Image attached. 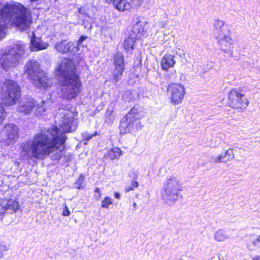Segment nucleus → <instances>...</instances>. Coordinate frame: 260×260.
I'll return each instance as SVG.
<instances>
[{
	"label": "nucleus",
	"instance_id": "nucleus-1",
	"mask_svg": "<svg viewBox=\"0 0 260 260\" xmlns=\"http://www.w3.org/2000/svg\"><path fill=\"white\" fill-rule=\"evenodd\" d=\"M68 108L59 109L55 117L59 127L44 128L21 144V154L25 158L42 160L52 154V159L59 160L64 153V134L74 132L77 127V114Z\"/></svg>",
	"mask_w": 260,
	"mask_h": 260
},
{
	"label": "nucleus",
	"instance_id": "nucleus-2",
	"mask_svg": "<svg viewBox=\"0 0 260 260\" xmlns=\"http://www.w3.org/2000/svg\"><path fill=\"white\" fill-rule=\"evenodd\" d=\"M27 9L21 4L15 2L0 3V40L6 35L9 25L12 23L21 30L28 27L30 21L27 14Z\"/></svg>",
	"mask_w": 260,
	"mask_h": 260
},
{
	"label": "nucleus",
	"instance_id": "nucleus-3",
	"mask_svg": "<svg viewBox=\"0 0 260 260\" xmlns=\"http://www.w3.org/2000/svg\"><path fill=\"white\" fill-rule=\"evenodd\" d=\"M76 70L73 61L66 58L61 60L56 70V76L61 84V94L68 100L76 98L81 91L82 84Z\"/></svg>",
	"mask_w": 260,
	"mask_h": 260
},
{
	"label": "nucleus",
	"instance_id": "nucleus-4",
	"mask_svg": "<svg viewBox=\"0 0 260 260\" xmlns=\"http://www.w3.org/2000/svg\"><path fill=\"white\" fill-rule=\"evenodd\" d=\"M25 52V46L20 41H15L7 46L0 53V64L5 71L17 66L22 60Z\"/></svg>",
	"mask_w": 260,
	"mask_h": 260
},
{
	"label": "nucleus",
	"instance_id": "nucleus-5",
	"mask_svg": "<svg viewBox=\"0 0 260 260\" xmlns=\"http://www.w3.org/2000/svg\"><path fill=\"white\" fill-rule=\"evenodd\" d=\"M214 34L217 43L220 50L225 52H232L233 41L231 37L229 26L222 20L217 19L214 23Z\"/></svg>",
	"mask_w": 260,
	"mask_h": 260
},
{
	"label": "nucleus",
	"instance_id": "nucleus-6",
	"mask_svg": "<svg viewBox=\"0 0 260 260\" xmlns=\"http://www.w3.org/2000/svg\"><path fill=\"white\" fill-rule=\"evenodd\" d=\"M2 100L5 105H15L21 97V89L18 84L12 80H6L1 87Z\"/></svg>",
	"mask_w": 260,
	"mask_h": 260
},
{
	"label": "nucleus",
	"instance_id": "nucleus-7",
	"mask_svg": "<svg viewBox=\"0 0 260 260\" xmlns=\"http://www.w3.org/2000/svg\"><path fill=\"white\" fill-rule=\"evenodd\" d=\"M243 87L233 88L228 92L226 105L232 109L243 111L248 106L249 101Z\"/></svg>",
	"mask_w": 260,
	"mask_h": 260
},
{
	"label": "nucleus",
	"instance_id": "nucleus-8",
	"mask_svg": "<svg viewBox=\"0 0 260 260\" xmlns=\"http://www.w3.org/2000/svg\"><path fill=\"white\" fill-rule=\"evenodd\" d=\"M179 182L177 178L168 179L164 185L161 191V198L164 202L170 206L178 198Z\"/></svg>",
	"mask_w": 260,
	"mask_h": 260
},
{
	"label": "nucleus",
	"instance_id": "nucleus-9",
	"mask_svg": "<svg viewBox=\"0 0 260 260\" xmlns=\"http://www.w3.org/2000/svg\"><path fill=\"white\" fill-rule=\"evenodd\" d=\"M114 68L113 70V80L116 83L120 80L125 69L124 55L120 52L116 53L113 58Z\"/></svg>",
	"mask_w": 260,
	"mask_h": 260
},
{
	"label": "nucleus",
	"instance_id": "nucleus-10",
	"mask_svg": "<svg viewBox=\"0 0 260 260\" xmlns=\"http://www.w3.org/2000/svg\"><path fill=\"white\" fill-rule=\"evenodd\" d=\"M142 124L139 120L135 121L134 119L123 117L120 122L119 128L121 134H125L131 132H135L142 128Z\"/></svg>",
	"mask_w": 260,
	"mask_h": 260
},
{
	"label": "nucleus",
	"instance_id": "nucleus-11",
	"mask_svg": "<svg viewBox=\"0 0 260 260\" xmlns=\"http://www.w3.org/2000/svg\"><path fill=\"white\" fill-rule=\"evenodd\" d=\"M29 79L31 81L34 85L41 90H45L52 85L51 79L49 78L43 71L32 77V79Z\"/></svg>",
	"mask_w": 260,
	"mask_h": 260
},
{
	"label": "nucleus",
	"instance_id": "nucleus-12",
	"mask_svg": "<svg viewBox=\"0 0 260 260\" xmlns=\"http://www.w3.org/2000/svg\"><path fill=\"white\" fill-rule=\"evenodd\" d=\"M18 127L12 124H8L5 126L2 134L6 138L7 145L10 146L16 143L18 139Z\"/></svg>",
	"mask_w": 260,
	"mask_h": 260
},
{
	"label": "nucleus",
	"instance_id": "nucleus-13",
	"mask_svg": "<svg viewBox=\"0 0 260 260\" xmlns=\"http://www.w3.org/2000/svg\"><path fill=\"white\" fill-rule=\"evenodd\" d=\"M19 209V205L17 202L13 200H0V217L6 212L13 213Z\"/></svg>",
	"mask_w": 260,
	"mask_h": 260
},
{
	"label": "nucleus",
	"instance_id": "nucleus-14",
	"mask_svg": "<svg viewBox=\"0 0 260 260\" xmlns=\"http://www.w3.org/2000/svg\"><path fill=\"white\" fill-rule=\"evenodd\" d=\"M36 107V101L31 97L24 98L18 107L19 112L24 115L30 114Z\"/></svg>",
	"mask_w": 260,
	"mask_h": 260
},
{
	"label": "nucleus",
	"instance_id": "nucleus-15",
	"mask_svg": "<svg viewBox=\"0 0 260 260\" xmlns=\"http://www.w3.org/2000/svg\"><path fill=\"white\" fill-rule=\"evenodd\" d=\"M25 73L27 74V77L32 79V77L38 74L39 73L43 72L40 68L39 63L36 60H29L25 65Z\"/></svg>",
	"mask_w": 260,
	"mask_h": 260
},
{
	"label": "nucleus",
	"instance_id": "nucleus-16",
	"mask_svg": "<svg viewBox=\"0 0 260 260\" xmlns=\"http://www.w3.org/2000/svg\"><path fill=\"white\" fill-rule=\"evenodd\" d=\"M55 48L58 52L63 54L75 52L76 46L72 42H68L64 40L56 42Z\"/></svg>",
	"mask_w": 260,
	"mask_h": 260
},
{
	"label": "nucleus",
	"instance_id": "nucleus-17",
	"mask_svg": "<svg viewBox=\"0 0 260 260\" xmlns=\"http://www.w3.org/2000/svg\"><path fill=\"white\" fill-rule=\"evenodd\" d=\"M235 157L233 149H228L223 154L214 157L212 161L214 163L226 162L232 160Z\"/></svg>",
	"mask_w": 260,
	"mask_h": 260
},
{
	"label": "nucleus",
	"instance_id": "nucleus-18",
	"mask_svg": "<svg viewBox=\"0 0 260 260\" xmlns=\"http://www.w3.org/2000/svg\"><path fill=\"white\" fill-rule=\"evenodd\" d=\"M53 101L49 99L42 101L40 103L36 104L35 114L37 116H42L49 108L52 104Z\"/></svg>",
	"mask_w": 260,
	"mask_h": 260
},
{
	"label": "nucleus",
	"instance_id": "nucleus-19",
	"mask_svg": "<svg viewBox=\"0 0 260 260\" xmlns=\"http://www.w3.org/2000/svg\"><path fill=\"white\" fill-rule=\"evenodd\" d=\"M179 85L176 84L169 85L168 88V93L171 96V102L174 105L179 103Z\"/></svg>",
	"mask_w": 260,
	"mask_h": 260
},
{
	"label": "nucleus",
	"instance_id": "nucleus-20",
	"mask_svg": "<svg viewBox=\"0 0 260 260\" xmlns=\"http://www.w3.org/2000/svg\"><path fill=\"white\" fill-rule=\"evenodd\" d=\"M113 5L119 11H128L132 8V4L129 0H114Z\"/></svg>",
	"mask_w": 260,
	"mask_h": 260
},
{
	"label": "nucleus",
	"instance_id": "nucleus-21",
	"mask_svg": "<svg viewBox=\"0 0 260 260\" xmlns=\"http://www.w3.org/2000/svg\"><path fill=\"white\" fill-rule=\"evenodd\" d=\"M48 46L47 43H44L39 38L31 39L30 48L32 51H36L46 49Z\"/></svg>",
	"mask_w": 260,
	"mask_h": 260
},
{
	"label": "nucleus",
	"instance_id": "nucleus-22",
	"mask_svg": "<svg viewBox=\"0 0 260 260\" xmlns=\"http://www.w3.org/2000/svg\"><path fill=\"white\" fill-rule=\"evenodd\" d=\"M174 63V56L170 54L165 55L161 60V68L166 71L172 67Z\"/></svg>",
	"mask_w": 260,
	"mask_h": 260
},
{
	"label": "nucleus",
	"instance_id": "nucleus-23",
	"mask_svg": "<svg viewBox=\"0 0 260 260\" xmlns=\"http://www.w3.org/2000/svg\"><path fill=\"white\" fill-rule=\"evenodd\" d=\"M122 151L117 147H114L107 150L105 157L113 159H118L122 155Z\"/></svg>",
	"mask_w": 260,
	"mask_h": 260
},
{
	"label": "nucleus",
	"instance_id": "nucleus-24",
	"mask_svg": "<svg viewBox=\"0 0 260 260\" xmlns=\"http://www.w3.org/2000/svg\"><path fill=\"white\" fill-rule=\"evenodd\" d=\"M137 38L136 36L134 34H129L124 40L123 46L127 51L132 50L134 48V46Z\"/></svg>",
	"mask_w": 260,
	"mask_h": 260
},
{
	"label": "nucleus",
	"instance_id": "nucleus-25",
	"mask_svg": "<svg viewBox=\"0 0 260 260\" xmlns=\"http://www.w3.org/2000/svg\"><path fill=\"white\" fill-rule=\"evenodd\" d=\"M144 27L142 23L140 21L137 22L136 24L134 25L129 34H134L136 36L137 39L140 38L143 32Z\"/></svg>",
	"mask_w": 260,
	"mask_h": 260
},
{
	"label": "nucleus",
	"instance_id": "nucleus-26",
	"mask_svg": "<svg viewBox=\"0 0 260 260\" xmlns=\"http://www.w3.org/2000/svg\"><path fill=\"white\" fill-rule=\"evenodd\" d=\"M139 108L138 106H134L126 116L129 118L134 119L135 121L139 120Z\"/></svg>",
	"mask_w": 260,
	"mask_h": 260
},
{
	"label": "nucleus",
	"instance_id": "nucleus-27",
	"mask_svg": "<svg viewBox=\"0 0 260 260\" xmlns=\"http://www.w3.org/2000/svg\"><path fill=\"white\" fill-rule=\"evenodd\" d=\"M112 204V200L109 197H106L102 202V207L104 208H108L109 206Z\"/></svg>",
	"mask_w": 260,
	"mask_h": 260
},
{
	"label": "nucleus",
	"instance_id": "nucleus-28",
	"mask_svg": "<svg viewBox=\"0 0 260 260\" xmlns=\"http://www.w3.org/2000/svg\"><path fill=\"white\" fill-rule=\"evenodd\" d=\"M215 238L218 241H222L226 239V236L221 231H218L215 234Z\"/></svg>",
	"mask_w": 260,
	"mask_h": 260
},
{
	"label": "nucleus",
	"instance_id": "nucleus-29",
	"mask_svg": "<svg viewBox=\"0 0 260 260\" xmlns=\"http://www.w3.org/2000/svg\"><path fill=\"white\" fill-rule=\"evenodd\" d=\"M87 38H88L87 36H82L79 38V39L78 40V41L77 42V45H76L77 46H76L75 51H77L80 49H79L80 46L82 45L83 41H85V40H86Z\"/></svg>",
	"mask_w": 260,
	"mask_h": 260
},
{
	"label": "nucleus",
	"instance_id": "nucleus-30",
	"mask_svg": "<svg viewBox=\"0 0 260 260\" xmlns=\"http://www.w3.org/2000/svg\"><path fill=\"white\" fill-rule=\"evenodd\" d=\"M6 116V113L2 104H0V124L2 123Z\"/></svg>",
	"mask_w": 260,
	"mask_h": 260
},
{
	"label": "nucleus",
	"instance_id": "nucleus-31",
	"mask_svg": "<svg viewBox=\"0 0 260 260\" xmlns=\"http://www.w3.org/2000/svg\"><path fill=\"white\" fill-rule=\"evenodd\" d=\"M75 184L78 189L83 188L84 187V178L80 176Z\"/></svg>",
	"mask_w": 260,
	"mask_h": 260
},
{
	"label": "nucleus",
	"instance_id": "nucleus-32",
	"mask_svg": "<svg viewBox=\"0 0 260 260\" xmlns=\"http://www.w3.org/2000/svg\"><path fill=\"white\" fill-rule=\"evenodd\" d=\"M96 135V132L94 134H89L87 132H84L82 134V137L86 140H88Z\"/></svg>",
	"mask_w": 260,
	"mask_h": 260
},
{
	"label": "nucleus",
	"instance_id": "nucleus-33",
	"mask_svg": "<svg viewBox=\"0 0 260 260\" xmlns=\"http://www.w3.org/2000/svg\"><path fill=\"white\" fill-rule=\"evenodd\" d=\"M132 4V7H137L141 6L143 3L144 0H129Z\"/></svg>",
	"mask_w": 260,
	"mask_h": 260
},
{
	"label": "nucleus",
	"instance_id": "nucleus-34",
	"mask_svg": "<svg viewBox=\"0 0 260 260\" xmlns=\"http://www.w3.org/2000/svg\"><path fill=\"white\" fill-rule=\"evenodd\" d=\"M8 249L6 245L0 244V258L3 256L4 252L7 251Z\"/></svg>",
	"mask_w": 260,
	"mask_h": 260
},
{
	"label": "nucleus",
	"instance_id": "nucleus-35",
	"mask_svg": "<svg viewBox=\"0 0 260 260\" xmlns=\"http://www.w3.org/2000/svg\"><path fill=\"white\" fill-rule=\"evenodd\" d=\"M62 215L64 216H69L70 215V211H69L67 206H65V207L62 211Z\"/></svg>",
	"mask_w": 260,
	"mask_h": 260
},
{
	"label": "nucleus",
	"instance_id": "nucleus-36",
	"mask_svg": "<svg viewBox=\"0 0 260 260\" xmlns=\"http://www.w3.org/2000/svg\"><path fill=\"white\" fill-rule=\"evenodd\" d=\"M134 189V188L132 186H126L124 188V190L126 192L132 191Z\"/></svg>",
	"mask_w": 260,
	"mask_h": 260
},
{
	"label": "nucleus",
	"instance_id": "nucleus-37",
	"mask_svg": "<svg viewBox=\"0 0 260 260\" xmlns=\"http://www.w3.org/2000/svg\"><path fill=\"white\" fill-rule=\"evenodd\" d=\"M78 12L80 14H82L83 15H86L85 10L81 8L78 9Z\"/></svg>",
	"mask_w": 260,
	"mask_h": 260
},
{
	"label": "nucleus",
	"instance_id": "nucleus-38",
	"mask_svg": "<svg viewBox=\"0 0 260 260\" xmlns=\"http://www.w3.org/2000/svg\"><path fill=\"white\" fill-rule=\"evenodd\" d=\"M131 186H132L134 188H137L139 186V183L136 181H133L131 183Z\"/></svg>",
	"mask_w": 260,
	"mask_h": 260
},
{
	"label": "nucleus",
	"instance_id": "nucleus-39",
	"mask_svg": "<svg viewBox=\"0 0 260 260\" xmlns=\"http://www.w3.org/2000/svg\"><path fill=\"white\" fill-rule=\"evenodd\" d=\"M114 197L117 199H120V194L119 193L116 192H115V193H114Z\"/></svg>",
	"mask_w": 260,
	"mask_h": 260
},
{
	"label": "nucleus",
	"instance_id": "nucleus-40",
	"mask_svg": "<svg viewBox=\"0 0 260 260\" xmlns=\"http://www.w3.org/2000/svg\"><path fill=\"white\" fill-rule=\"evenodd\" d=\"M256 243H257V244L260 246V235L258 237V238L256 240Z\"/></svg>",
	"mask_w": 260,
	"mask_h": 260
},
{
	"label": "nucleus",
	"instance_id": "nucleus-41",
	"mask_svg": "<svg viewBox=\"0 0 260 260\" xmlns=\"http://www.w3.org/2000/svg\"><path fill=\"white\" fill-rule=\"evenodd\" d=\"M180 87H181V89H182V96H184V94H185V89L184 88L183 86H181V85L180 84Z\"/></svg>",
	"mask_w": 260,
	"mask_h": 260
},
{
	"label": "nucleus",
	"instance_id": "nucleus-42",
	"mask_svg": "<svg viewBox=\"0 0 260 260\" xmlns=\"http://www.w3.org/2000/svg\"><path fill=\"white\" fill-rule=\"evenodd\" d=\"M252 260H260V255L255 256L253 258Z\"/></svg>",
	"mask_w": 260,
	"mask_h": 260
},
{
	"label": "nucleus",
	"instance_id": "nucleus-43",
	"mask_svg": "<svg viewBox=\"0 0 260 260\" xmlns=\"http://www.w3.org/2000/svg\"><path fill=\"white\" fill-rule=\"evenodd\" d=\"M95 191L96 192H98L99 193V196H100L101 194H100V188H99L98 187H96V189H95Z\"/></svg>",
	"mask_w": 260,
	"mask_h": 260
},
{
	"label": "nucleus",
	"instance_id": "nucleus-44",
	"mask_svg": "<svg viewBox=\"0 0 260 260\" xmlns=\"http://www.w3.org/2000/svg\"><path fill=\"white\" fill-rule=\"evenodd\" d=\"M106 1L108 3H110L113 2L114 0H106Z\"/></svg>",
	"mask_w": 260,
	"mask_h": 260
},
{
	"label": "nucleus",
	"instance_id": "nucleus-45",
	"mask_svg": "<svg viewBox=\"0 0 260 260\" xmlns=\"http://www.w3.org/2000/svg\"><path fill=\"white\" fill-rule=\"evenodd\" d=\"M133 206H134V208H136V207H137V204H136V203H134L133 204Z\"/></svg>",
	"mask_w": 260,
	"mask_h": 260
},
{
	"label": "nucleus",
	"instance_id": "nucleus-46",
	"mask_svg": "<svg viewBox=\"0 0 260 260\" xmlns=\"http://www.w3.org/2000/svg\"><path fill=\"white\" fill-rule=\"evenodd\" d=\"M30 1H31V2H35L37 1L38 0H30Z\"/></svg>",
	"mask_w": 260,
	"mask_h": 260
},
{
	"label": "nucleus",
	"instance_id": "nucleus-47",
	"mask_svg": "<svg viewBox=\"0 0 260 260\" xmlns=\"http://www.w3.org/2000/svg\"><path fill=\"white\" fill-rule=\"evenodd\" d=\"M128 93V92L125 93L124 95H125L126 94H127Z\"/></svg>",
	"mask_w": 260,
	"mask_h": 260
}]
</instances>
